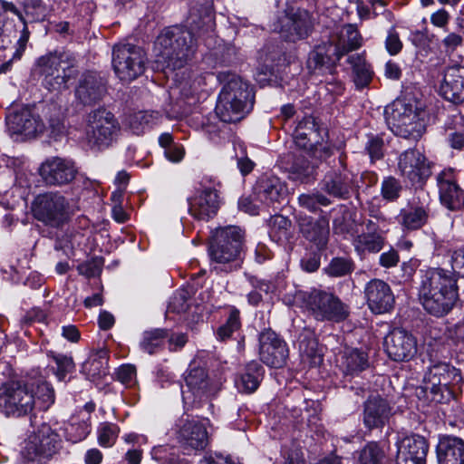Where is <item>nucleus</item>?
<instances>
[{
    "label": "nucleus",
    "instance_id": "1",
    "mask_svg": "<svg viewBox=\"0 0 464 464\" xmlns=\"http://www.w3.org/2000/svg\"><path fill=\"white\" fill-rule=\"evenodd\" d=\"M53 402V389L44 381H10L0 387V411L8 417L24 416L34 410L46 411Z\"/></svg>",
    "mask_w": 464,
    "mask_h": 464
},
{
    "label": "nucleus",
    "instance_id": "2",
    "mask_svg": "<svg viewBox=\"0 0 464 464\" xmlns=\"http://www.w3.org/2000/svg\"><path fill=\"white\" fill-rule=\"evenodd\" d=\"M419 296L429 314L435 316L447 314L459 296L455 273L442 268L425 271L421 277Z\"/></svg>",
    "mask_w": 464,
    "mask_h": 464
},
{
    "label": "nucleus",
    "instance_id": "3",
    "mask_svg": "<svg viewBox=\"0 0 464 464\" xmlns=\"http://www.w3.org/2000/svg\"><path fill=\"white\" fill-rule=\"evenodd\" d=\"M196 40L187 29L171 27L163 30L154 44L158 62L173 70L180 69L196 51Z\"/></svg>",
    "mask_w": 464,
    "mask_h": 464
},
{
    "label": "nucleus",
    "instance_id": "4",
    "mask_svg": "<svg viewBox=\"0 0 464 464\" xmlns=\"http://www.w3.org/2000/svg\"><path fill=\"white\" fill-rule=\"evenodd\" d=\"M427 112L417 100H397L387 111L392 131L403 139L418 140L426 130Z\"/></svg>",
    "mask_w": 464,
    "mask_h": 464
},
{
    "label": "nucleus",
    "instance_id": "5",
    "mask_svg": "<svg viewBox=\"0 0 464 464\" xmlns=\"http://www.w3.org/2000/svg\"><path fill=\"white\" fill-rule=\"evenodd\" d=\"M461 382L459 371L446 362L431 365L423 378L417 396L424 402L446 403L454 397V386Z\"/></svg>",
    "mask_w": 464,
    "mask_h": 464
},
{
    "label": "nucleus",
    "instance_id": "6",
    "mask_svg": "<svg viewBox=\"0 0 464 464\" xmlns=\"http://www.w3.org/2000/svg\"><path fill=\"white\" fill-rule=\"evenodd\" d=\"M253 103L254 93L250 85L238 77H233L219 93L216 113L224 122H237L252 110Z\"/></svg>",
    "mask_w": 464,
    "mask_h": 464
},
{
    "label": "nucleus",
    "instance_id": "7",
    "mask_svg": "<svg viewBox=\"0 0 464 464\" xmlns=\"http://www.w3.org/2000/svg\"><path fill=\"white\" fill-rule=\"evenodd\" d=\"M244 233L238 227L228 226L217 228L208 248L212 261L219 264H230L237 269L241 266Z\"/></svg>",
    "mask_w": 464,
    "mask_h": 464
},
{
    "label": "nucleus",
    "instance_id": "8",
    "mask_svg": "<svg viewBox=\"0 0 464 464\" xmlns=\"http://www.w3.org/2000/svg\"><path fill=\"white\" fill-rule=\"evenodd\" d=\"M295 301L301 302L303 306L320 321L341 322L350 314L349 306L337 296L316 289L310 292H297Z\"/></svg>",
    "mask_w": 464,
    "mask_h": 464
},
{
    "label": "nucleus",
    "instance_id": "9",
    "mask_svg": "<svg viewBox=\"0 0 464 464\" xmlns=\"http://www.w3.org/2000/svg\"><path fill=\"white\" fill-rule=\"evenodd\" d=\"M32 213L35 219L51 227L63 226L73 209L69 199L62 193L49 191L37 195L32 202Z\"/></svg>",
    "mask_w": 464,
    "mask_h": 464
},
{
    "label": "nucleus",
    "instance_id": "10",
    "mask_svg": "<svg viewBox=\"0 0 464 464\" xmlns=\"http://www.w3.org/2000/svg\"><path fill=\"white\" fill-rule=\"evenodd\" d=\"M120 130V124L111 112L105 109H97L87 116L85 140L91 149L102 150L117 140Z\"/></svg>",
    "mask_w": 464,
    "mask_h": 464
},
{
    "label": "nucleus",
    "instance_id": "11",
    "mask_svg": "<svg viewBox=\"0 0 464 464\" xmlns=\"http://www.w3.org/2000/svg\"><path fill=\"white\" fill-rule=\"evenodd\" d=\"M145 53L139 46L120 44L113 48L112 67L121 82H130L141 75L145 69Z\"/></svg>",
    "mask_w": 464,
    "mask_h": 464
},
{
    "label": "nucleus",
    "instance_id": "12",
    "mask_svg": "<svg viewBox=\"0 0 464 464\" xmlns=\"http://www.w3.org/2000/svg\"><path fill=\"white\" fill-rule=\"evenodd\" d=\"M59 445L58 434L49 425L43 424L29 436L22 455L27 462L42 464L57 452Z\"/></svg>",
    "mask_w": 464,
    "mask_h": 464
},
{
    "label": "nucleus",
    "instance_id": "13",
    "mask_svg": "<svg viewBox=\"0 0 464 464\" xmlns=\"http://www.w3.org/2000/svg\"><path fill=\"white\" fill-rule=\"evenodd\" d=\"M314 27L310 14L305 10L293 9L285 11L279 15L273 24V30L282 38L290 42H296L308 37Z\"/></svg>",
    "mask_w": 464,
    "mask_h": 464
},
{
    "label": "nucleus",
    "instance_id": "14",
    "mask_svg": "<svg viewBox=\"0 0 464 464\" xmlns=\"http://www.w3.org/2000/svg\"><path fill=\"white\" fill-rule=\"evenodd\" d=\"M44 85L50 91L66 88L68 80L73 75V69L61 56L50 54L38 60Z\"/></svg>",
    "mask_w": 464,
    "mask_h": 464
},
{
    "label": "nucleus",
    "instance_id": "15",
    "mask_svg": "<svg viewBox=\"0 0 464 464\" xmlns=\"http://www.w3.org/2000/svg\"><path fill=\"white\" fill-rule=\"evenodd\" d=\"M6 124L12 136L26 140L36 137L44 130V124L34 111L24 106L14 111L6 117Z\"/></svg>",
    "mask_w": 464,
    "mask_h": 464
},
{
    "label": "nucleus",
    "instance_id": "16",
    "mask_svg": "<svg viewBox=\"0 0 464 464\" xmlns=\"http://www.w3.org/2000/svg\"><path fill=\"white\" fill-rule=\"evenodd\" d=\"M175 434L180 444L193 450H204L208 444L206 422L188 416H182L177 420Z\"/></svg>",
    "mask_w": 464,
    "mask_h": 464
},
{
    "label": "nucleus",
    "instance_id": "17",
    "mask_svg": "<svg viewBox=\"0 0 464 464\" xmlns=\"http://www.w3.org/2000/svg\"><path fill=\"white\" fill-rule=\"evenodd\" d=\"M260 360L270 367L284 366L288 358V348L285 342L274 331L266 330L259 336Z\"/></svg>",
    "mask_w": 464,
    "mask_h": 464
},
{
    "label": "nucleus",
    "instance_id": "18",
    "mask_svg": "<svg viewBox=\"0 0 464 464\" xmlns=\"http://www.w3.org/2000/svg\"><path fill=\"white\" fill-rule=\"evenodd\" d=\"M403 177L412 184H420L431 174L430 164L426 157L417 150H408L401 153L398 161Z\"/></svg>",
    "mask_w": 464,
    "mask_h": 464
},
{
    "label": "nucleus",
    "instance_id": "19",
    "mask_svg": "<svg viewBox=\"0 0 464 464\" xmlns=\"http://www.w3.org/2000/svg\"><path fill=\"white\" fill-rule=\"evenodd\" d=\"M386 352L394 361H409L417 353L416 338L409 332L393 329L384 340Z\"/></svg>",
    "mask_w": 464,
    "mask_h": 464
},
{
    "label": "nucleus",
    "instance_id": "20",
    "mask_svg": "<svg viewBox=\"0 0 464 464\" xmlns=\"http://www.w3.org/2000/svg\"><path fill=\"white\" fill-rule=\"evenodd\" d=\"M364 295L369 309L382 314L390 312L394 305L395 298L390 285L381 279H372L364 287Z\"/></svg>",
    "mask_w": 464,
    "mask_h": 464
},
{
    "label": "nucleus",
    "instance_id": "21",
    "mask_svg": "<svg viewBox=\"0 0 464 464\" xmlns=\"http://www.w3.org/2000/svg\"><path fill=\"white\" fill-rule=\"evenodd\" d=\"M40 175L48 185H63L75 178L76 169L72 161L53 157L46 160L40 167Z\"/></svg>",
    "mask_w": 464,
    "mask_h": 464
},
{
    "label": "nucleus",
    "instance_id": "22",
    "mask_svg": "<svg viewBox=\"0 0 464 464\" xmlns=\"http://www.w3.org/2000/svg\"><path fill=\"white\" fill-rule=\"evenodd\" d=\"M429 444L420 435L406 436L397 442L398 464H424Z\"/></svg>",
    "mask_w": 464,
    "mask_h": 464
},
{
    "label": "nucleus",
    "instance_id": "23",
    "mask_svg": "<svg viewBox=\"0 0 464 464\" xmlns=\"http://www.w3.org/2000/svg\"><path fill=\"white\" fill-rule=\"evenodd\" d=\"M294 140L299 148L310 150L313 155L317 157V154L323 150L321 140L322 136L319 127L314 118L308 116L304 117L297 124L295 132Z\"/></svg>",
    "mask_w": 464,
    "mask_h": 464
},
{
    "label": "nucleus",
    "instance_id": "24",
    "mask_svg": "<svg viewBox=\"0 0 464 464\" xmlns=\"http://www.w3.org/2000/svg\"><path fill=\"white\" fill-rule=\"evenodd\" d=\"M220 198L214 188H204L188 200V210L197 219L208 220L216 216L220 206Z\"/></svg>",
    "mask_w": 464,
    "mask_h": 464
},
{
    "label": "nucleus",
    "instance_id": "25",
    "mask_svg": "<svg viewBox=\"0 0 464 464\" xmlns=\"http://www.w3.org/2000/svg\"><path fill=\"white\" fill-rule=\"evenodd\" d=\"M440 93L453 103L464 102V66L448 67L440 84Z\"/></svg>",
    "mask_w": 464,
    "mask_h": 464
},
{
    "label": "nucleus",
    "instance_id": "26",
    "mask_svg": "<svg viewBox=\"0 0 464 464\" xmlns=\"http://www.w3.org/2000/svg\"><path fill=\"white\" fill-rule=\"evenodd\" d=\"M391 416L392 407L385 399L373 396L365 401L363 423L368 429L383 427Z\"/></svg>",
    "mask_w": 464,
    "mask_h": 464
},
{
    "label": "nucleus",
    "instance_id": "27",
    "mask_svg": "<svg viewBox=\"0 0 464 464\" xmlns=\"http://www.w3.org/2000/svg\"><path fill=\"white\" fill-rule=\"evenodd\" d=\"M323 189L337 198H346L353 189V174L345 168L329 171L323 180Z\"/></svg>",
    "mask_w": 464,
    "mask_h": 464
},
{
    "label": "nucleus",
    "instance_id": "28",
    "mask_svg": "<svg viewBox=\"0 0 464 464\" xmlns=\"http://www.w3.org/2000/svg\"><path fill=\"white\" fill-rule=\"evenodd\" d=\"M436 452L439 464H464V440L460 438L440 437Z\"/></svg>",
    "mask_w": 464,
    "mask_h": 464
},
{
    "label": "nucleus",
    "instance_id": "29",
    "mask_svg": "<svg viewBox=\"0 0 464 464\" xmlns=\"http://www.w3.org/2000/svg\"><path fill=\"white\" fill-rule=\"evenodd\" d=\"M334 58L339 61L349 52L361 47L362 37L357 28L353 24L343 25L336 34L335 38H331Z\"/></svg>",
    "mask_w": 464,
    "mask_h": 464
},
{
    "label": "nucleus",
    "instance_id": "30",
    "mask_svg": "<svg viewBox=\"0 0 464 464\" xmlns=\"http://www.w3.org/2000/svg\"><path fill=\"white\" fill-rule=\"evenodd\" d=\"M104 93V81L94 72L83 74L75 91L77 99L83 104H91L99 101Z\"/></svg>",
    "mask_w": 464,
    "mask_h": 464
},
{
    "label": "nucleus",
    "instance_id": "31",
    "mask_svg": "<svg viewBox=\"0 0 464 464\" xmlns=\"http://www.w3.org/2000/svg\"><path fill=\"white\" fill-rule=\"evenodd\" d=\"M450 178V172H442L437 179L441 203L450 210L460 209L464 208V191Z\"/></svg>",
    "mask_w": 464,
    "mask_h": 464
},
{
    "label": "nucleus",
    "instance_id": "32",
    "mask_svg": "<svg viewBox=\"0 0 464 464\" xmlns=\"http://www.w3.org/2000/svg\"><path fill=\"white\" fill-rule=\"evenodd\" d=\"M257 195L260 201L267 207H274L275 204H280L287 195V188L276 177H269L260 181L257 188Z\"/></svg>",
    "mask_w": 464,
    "mask_h": 464
},
{
    "label": "nucleus",
    "instance_id": "33",
    "mask_svg": "<svg viewBox=\"0 0 464 464\" xmlns=\"http://www.w3.org/2000/svg\"><path fill=\"white\" fill-rule=\"evenodd\" d=\"M185 381L187 386L196 397H208L218 392V386L211 382L204 368H190Z\"/></svg>",
    "mask_w": 464,
    "mask_h": 464
},
{
    "label": "nucleus",
    "instance_id": "34",
    "mask_svg": "<svg viewBox=\"0 0 464 464\" xmlns=\"http://www.w3.org/2000/svg\"><path fill=\"white\" fill-rule=\"evenodd\" d=\"M177 87L185 97L198 94L206 85V76L198 70L185 69L176 73Z\"/></svg>",
    "mask_w": 464,
    "mask_h": 464
},
{
    "label": "nucleus",
    "instance_id": "35",
    "mask_svg": "<svg viewBox=\"0 0 464 464\" xmlns=\"http://www.w3.org/2000/svg\"><path fill=\"white\" fill-rule=\"evenodd\" d=\"M428 217V209L423 204L420 206L411 204L401 210L398 218L403 229L415 230L426 224Z\"/></svg>",
    "mask_w": 464,
    "mask_h": 464
},
{
    "label": "nucleus",
    "instance_id": "36",
    "mask_svg": "<svg viewBox=\"0 0 464 464\" xmlns=\"http://www.w3.org/2000/svg\"><path fill=\"white\" fill-rule=\"evenodd\" d=\"M366 227L368 232L359 235L354 239V247L360 254L366 252L377 253L383 246V238L380 234L376 233L375 224L372 221L369 220Z\"/></svg>",
    "mask_w": 464,
    "mask_h": 464
},
{
    "label": "nucleus",
    "instance_id": "37",
    "mask_svg": "<svg viewBox=\"0 0 464 464\" xmlns=\"http://www.w3.org/2000/svg\"><path fill=\"white\" fill-rule=\"evenodd\" d=\"M339 366L345 374H354L367 367V355L355 348H345L338 360Z\"/></svg>",
    "mask_w": 464,
    "mask_h": 464
},
{
    "label": "nucleus",
    "instance_id": "38",
    "mask_svg": "<svg viewBox=\"0 0 464 464\" xmlns=\"http://www.w3.org/2000/svg\"><path fill=\"white\" fill-rule=\"evenodd\" d=\"M262 377V366L256 362H252L246 366L244 372L236 381V386L241 392H253L258 388Z\"/></svg>",
    "mask_w": 464,
    "mask_h": 464
},
{
    "label": "nucleus",
    "instance_id": "39",
    "mask_svg": "<svg viewBox=\"0 0 464 464\" xmlns=\"http://www.w3.org/2000/svg\"><path fill=\"white\" fill-rule=\"evenodd\" d=\"M107 359L108 352L105 348L96 350L90 354L88 360L82 364V372L92 378L105 375Z\"/></svg>",
    "mask_w": 464,
    "mask_h": 464
},
{
    "label": "nucleus",
    "instance_id": "40",
    "mask_svg": "<svg viewBox=\"0 0 464 464\" xmlns=\"http://www.w3.org/2000/svg\"><path fill=\"white\" fill-rule=\"evenodd\" d=\"M347 61L353 68L354 83L357 88L366 86L372 80V72L364 57L362 54H353L348 57Z\"/></svg>",
    "mask_w": 464,
    "mask_h": 464
},
{
    "label": "nucleus",
    "instance_id": "41",
    "mask_svg": "<svg viewBox=\"0 0 464 464\" xmlns=\"http://www.w3.org/2000/svg\"><path fill=\"white\" fill-rule=\"evenodd\" d=\"M333 60H335L333 44H329L328 45H319L309 53L307 67L310 71L314 72L321 69L324 64Z\"/></svg>",
    "mask_w": 464,
    "mask_h": 464
},
{
    "label": "nucleus",
    "instance_id": "42",
    "mask_svg": "<svg viewBox=\"0 0 464 464\" xmlns=\"http://www.w3.org/2000/svg\"><path fill=\"white\" fill-rule=\"evenodd\" d=\"M314 163L310 162L304 155L296 157L289 169L291 179L301 182H304L314 176Z\"/></svg>",
    "mask_w": 464,
    "mask_h": 464
},
{
    "label": "nucleus",
    "instance_id": "43",
    "mask_svg": "<svg viewBox=\"0 0 464 464\" xmlns=\"http://www.w3.org/2000/svg\"><path fill=\"white\" fill-rule=\"evenodd\" d=\"M157 116L153 112L138 111L129 116L127 124L134 134L140 135L155 123Z\"/></svg>",
    "mask_w": 464,
    "mask_h": 464
},
{
    "label": "nucleus",
    "instance_id": "44",
    "mask_svg": "<svg viewBox=\"0 0 464 464\" xmlns=\"http://www.w3.org/2000/svg\"><path fill=\"white\" fill-rule=\"evenodd\" d=\"M167 336V332L162 329L146 331L143 333L140 347L144 352L152 354L162 346Z\"/></svg>",
    "mask_w": 464,
    "mask_h": 464
},
{
    "label": "nucleus",
    "instance_id": "45",
    "mask_svg": "<svg viewBox=\"0 0 464 464\" xmlns=\"http://www.w3.org/2000/svg\"><path fill=\"white\" fill-rule=\"evenodd\" d=\"M384 453L376 442H370L360 451V464H381Z\"/></svg>",
    "mask_w": 464,
    "mask_h": 464
},
{
    "label": "nucleus",
    "instance_id": "46",
    "mask_svg": "<svg viewBox=\"0 0 464 464\" xmlns=\"http://www.w3.org/2000/svg\"><path fill=\"white\" fill-rule=\"evenodd\" d=\"M291 222L283 216H274L270 219V236L276 240L287 238Z\"/></svg>",
    "mask_w": 464,
    "mask_h": 464
},
{
    "label": "nucleus",
    "instance_id": "47",
    "mask_svg": "<svg viewBox=\"0 0 464 464\" xmlns=\"http://www.w3.org/2000/svg\"><path fill=\"white\" fill-rule=\"evenodd\" d=\"M119 429L115 424L104 422L98 428V442L102 447H111L118 437Z\"/></svg>",
    "mask_w": 464,
    "mask_h": 464
},
{
    "label": "nucleus",
    "instance_id": "48",
    "mask_svg": "<svg viewBox=\"0 0 464 464\" xmlns=\"http://www.w3.org/2000/svg\"><path fill=\"white\" fill-rule=\"evenodd\" d=\"M299 205L309 211H315L319 205L327 206L330 200L320 193L316 194H302L298 198Z\"/></svg>",
    "mask_w": 464,
    "mask_h": 464
},
{
    "label": "nucleus",
    "instance_id": "49",
    "mask_svg": "<svg viewBox=\"0 0 464 464\" xmlns=\"http://www.w3.org/2000/svg\"><path fill=\"white\" fill-rule=\"evenodd\" d=\"M57 366V376L63 380L67 373H70L74 369V362L71 356L63 354H53L52 356Z\"/></svg>",
    "mask_w": 464,
    "mask_h": 464
},
{
    "label": "nucleus",
    "instance_id": "50",
    "mask_svg": "<svg viewBox=\"0 0 464 464\" xmlns=\"http://www.w3.org/2000/svg\"><path fill=\"white\" fill-rule=\"evenodd\" d=\"M401 185L393 177H387L382 184V195L385 199L393 200L399 197Z\"/></svg>",
    "mask_w": 464,
    "mask_h": 464
},
{
    "label": "nucleus",
    "instance_id": "51",
    "mask_svg": "<svg viewBox=\"0 0 464 464\" xmlns=\"http://www.w3.org/2000/svg\"><path fill=\"white\" fill-rule=\"evenodd\" d=\"M328 270L333 276H343L352 270V265L345 259L334 258L330 263Z\"/></svg>",
    "mask_w": 464,
    "mask_h": 464
},
{
    "label": "nucleus",
    "instance_id": "52",
    "mask_svg": "<svg viewBox=\"0 0 464 464\" xmlns=\"http://www.w3.org/2000/svg\"><path fill=\"white\" fill-rule=\"evenodd\" d=\"M366 150L370 155L371 160H377L383 156V141L378 137H372L369 140Z\"/></svg>",
    "mask_w": 464,
    "mask_h": 464
},
{
    "label": "nucleus",
    "instance_id": "53",
    "mask_svg": "<svg viewBox=\"0 0 464 464\" xmlns=\"http://www.w3.org/2000/svg\"><path fill=\"white\" fill-rule=\"evenodd\" d=\"M385 47L388 53L392 55L397 54L401 50L402 44L398 34L394 30L389 32L385 41Z\"/></svg>",
    "mask_w": 464,
    "mask_h": 464
},
{
    "label": "nucleus",
    "instance_id": "54",
    "mask_svg": "<svg viewBox=\"0 0 464 464\" xmlns=\"http://www.w3.org/2000/svg\"><path fill=\"white\" fill-rule=\"evenodd\" d=\"M117 377L121 382L129 385L135 380L136 369L130 364L122 365L117 371Z\"/></svg>",
    "mask_w": 464,
    "mask_h": 464
},
{
    "label": "nucleus",
    "instance_id": "55",
    "mask_svg": "<svg viewBox=\"0 0 464 464\" xmlns=\"http://www.w3.org/2000/svg\"><path fill=\"white\" fill-rule=\"evenodd\" d=\"M450 15L445 9H440L430 15V23L440 28H445L449 24Z\"/></svg>",
    "mask_w": 464,
    "mask_h": 464
},
{
    "label": "nucleus",
    "instance_id": "56",
    "mask_svg": "<svg viewBox=\"0 0 464 464\" xmlns=\"http://www.w3.org/2000/svg\"><path fill=\"white\" fill-rule=\"evenodd\" d=\"M315 346L316 343L314 341L306 343L304 340H303L299 343V349L302 354L311 357L313 359V363L320 362L322 360L320 355H315Z\"/></svg>",
    "mask_w": 464,
    "mask_h": 464
},
{
    "label": "nucleus",
    "instance_id": "57",
    "mask_svg": "<svg viewBox=\"0 0 464 464\" xmlns=\"http://www.w3.org/2000/svg\"><path fill=\"white\" fill-rule=\"evenodd\" d=\"M451 266L453 272H457L464 276V247L454 251L451 256Z\"/></svg>",
    "mask_w": 464,
    "mask_h": 464
},
{
    "label": "nucleus",
    "instance_id": "58",
    "mask_svg": "<svg viewBox=\"0 0 464 464\" xmlns=\"http://www.w3.org/2000/svg\"><path fill=\"white\" fill-rule=\"evenodd\" d=\"M399 262L398 253L392 249L388 252H384L380 256V264L382 266L389 268L395 266Z\"/></svg>",
    "mask_w": 464,
    "mask_h": 464
},
{
    "label": "nucleus",
    "instance_id": "59",
    "mask_svg": "<svg viewBox=\"0 0 464 464\" xmlns=\"http://www.w3.org/2000/svg\"><path fill=\"white\" fill-rule=\"evenodd\" d=\"M78 271L80 274H82L87 277H92V276H95L96 275H98L100 272V269L95 262L91 261V262H85L83 264H81L78 266Z\"/></svg>",
    "mask_w": 464,
    "mask_h": 464
},
{
    "label": "nucleus",
    "instance_id": "60",
    "mask_svg": "<svg viewBox=\"0 0 464 464\" xmlns=\"http://www.w3.org/2000/svg\"><path fill=\"white\" fill-rule=\"evenodd\" d=\"M45 317L46 315L42 310L38 308H34L27 312V314L24 316L23 322L25 324H31L34 322H43L44 321Z\"/></svg>",
    "mask_w": 464,
    "mask_h": 464
},
{
    "label": "nucleus",
    "instance_id": "61",
    "mask_svg": "<svg viewBox=\"0 0 464 464\" xmlns=\"http://www.w3.org/2000/svg\"><path fill=\"white\" fill-rule=\"evenodd\" d=\"M166 158L172 162H179L184 156V150L181 147H169L165 150Z\"/></svg>",
    "mask_w": 464,
    "mask_h": 464
},
{
    "label": "nucleus",
    "instance_id": "62",
    "mask_svg": "<svg viewBox=\"0 0 464 464\" xmlns=\"http://www.w3.org/2000/svg\"><path fill=\"white\" fill-rule=\"evenodd\" d=\"M238 205L241 210L250 215H257L259 213V207L254 204L249 198H242Z\"/></svg>",
    "mask_w": 464,
    "mask_h": 464
},
{
    "label": "nucleus",
    "instance_id": "63",
    "mask_svg": "<svg viewBox=\"0 0 464 464\" xmlns=\"http://www.w3.org/2000/svg\"><path fill=\"white\" fill-rule=\"evenodd\" d=\"M62 335L70 342L76 343L80 339V332L75 325H65L62 328Z\"/></svg>",
    "mask_w": 464,
    "mask_h": 464
},
{
    "label": "nucleus",
    "instance_id": "64",
    "mask_svg": "<svg viewBox=\"0 0 464 464\" xmlns=\"http://www.w3.org/2000/svg\"><path fill=\"white\" fill-rule=\"evenodd\" d=\"M102 460V453L97 449H91L85 454V464H100Z\"/></svg>",
    "mask_w": 464,
    "mask_h": 464
}]
</instances>
